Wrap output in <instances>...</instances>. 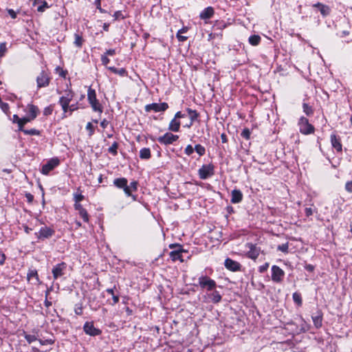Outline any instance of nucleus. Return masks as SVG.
<instances>
[{
  "mask_svg": "<svg viewBox=\"0 0 352 352\" xmlns=\"http://www.w3.org/2000/svg\"><path fill=\"white\" fill-rule=\"evenodd\" d=\"M87 100L93 111L98 112L99 113H102V106L96 98V91L91 88H89L87 91Z\"/></svg>",
  "mask_w": 352,
  "mask_h": 352,
  "instance_id": "obj_1",
  "label": "nucleus"
},
{
  "mask_svg": "<svg viewBox=\"0 0 352 352\" xmlns=\"http://www.w3.org/2000/svg\"><path fill=\"white\" fill-rule=\"evenodd\" d=\"M299 126V131L302 134L309 135L315 131L314 126L309 122L307 118L304 116L300 118L298 123Z\"/></svg>",
  "mask_w": 352,
  "mask_h": 352,
  "instance_id": "obj_2",
  "label": "nucleus"
},
{
  "mask_svg": "<svg viewBox=\"0 0 352 352\" xmlns=\"http://www.w3.org/2000/svg\"><path fill=\"white\" fill-rule=\"evenodd\" d=\"M199 285L202 289L213 291L217 286L216 282L207 276H201L198 278Z\"/></svg>",
  "mask_w": 352,
  "mask_h": 352,
  "instance_id": "obj_3",
  "label": "nucleus"
},
{
  "mask_svg": "<svg viewBox=\"0 0 352 352\" xmlns=\"http://www.w3.org/2000/svg\"><path fill=\"white\" fill-rule=\"evenodd\" d=\"M50 81V74L45 70H42L36 77L37 89H41L49 86Z\"/></svg>",
  "mask_w": 352,
  "mask_h": 352,
  "instance_id": "obj_4",
  "label": "nucleus"
},
{
  "mask_svg": "<svg viewBox=\"0 0 352 352\" xmlns=\"http://www.w3.org/2000/svg\"><path fill=\"white\" fill-rule=\"evenodd\" d=\"M214 166L212 164L203 165L198 170L199 178L206 179L214 174Z\"/></svg>",
  "mask_w": 352,
  "mask_h": 352,
  "instance_id": "obj_5",
  "label": "nucleus"
},
{
  "mask_svg": "<svg viewBox=\"0 0 352 352\" xmlns=\"http://www.w3.org/2000/svg\"><path fill=\"white\" fill-rule=\"evenodd\" d=\"M60 164V160L57 157L51 158L47 162L42 166L41 173L47 175L50 171L54 170Z\"/></svg>",
  "mask_w": 352,
  "mask_h": 352,
  "instance_id": "obj_6",
  "label": "nucleus"
},
{
  "mask_svg": "<svg viewBox=\"0 0 352 352\" xmlns=\"http://www.w3.org/2000/svg\"><path fill=\"white\" fill-rule=\"evenodd\" d=\"M272 280L276 283H280L285 277V272L277 265L272 266Z\"/></svg>",
  "mask_w": 352,
  "mask_h": 352,
  "instance_id": "obj_7",
  "label": "nucleus"
},
{
  "mask_svg": "<svg viewBox=\"0 0 352 352\" xmlns=\"http://www.w3.org/2000/svg\"><path fill=\"white\" fill-rule=\"evenodd\" d=\"M168 109V104L166 102H161V103H151L146 104L144 107V109L146 112H150L151 111H153L155 112H163L166 111Z\"/></svg>",
  "mask_w": 352,
  "mask_h": 352,
  "instance_id": "obj_8",
  "label": "nucleus"
},
{
  "mask_svg": "<svg viewBox=\"0 0 352 352\" xmlns=\"http://www.w3.org/2000/svg\"><path fill=\"white\" fill-rule=\"evenodd\" d=\"M179 136L171 133H166L164 135L157 138V140L159 143L164 145L171 144L177 141Z\"/></svg>",
  "mask_w": 352,
  "mask_h": 352,
  "instance_id": "obj_9",
  "label": "nucleus"
},
{
  "mask_svg": "<svg viewBox=\"0 0 352 352\" xmlns=\"http://www.w3.org/2000/svg\"><path fill=\"white\" fill-rule=\"evenodd\" d=\"M54 234L55 230L53 228L47 226H43L41 227L38 232L35 234L37 236L38 239L44 240L52 237Z\"/></svg>",
  "mask_w": 352,
  "mask_h": 352,
  "instance_id": "obj_10",
  "label": "nucleus"
},
{
  "mask_svg": "<svg viewBox=\"0 0 352 352\" xmlns=\"http://www.w3.org/2000/svg\"><path fill=\"white\" fill-rule=\"evenodd\" d=\"M67 264L65 262H61L54 266L52 270L54 279L56 280L65 274V271L67 269Z\"/></svg>",
  "mask_w": 352,
  "mask_h": 352,
  "instance_id": "obj_11",
  "label": "nucleus"
},
{
  "mask_svg": "<svg viewBox=\"0 0 352 352\" xmlns=\"http://www.w3.org/2000/svg\"><path fill=\"white\" fill-rule=\"evenodd\" d=\"M245 247L249 249L246 254L247 256L252 260H256L259 256L261 252L260 248L252 243H246Z\"/></svg>",
  "mask_w": 352,
  "mask_h": 352,
  "instance_id": "obj_12",
  "label": "nucleus"
},
{
  "mask_svg": "<svg viewBox=\"0 0 352 352\" xmlns=\"http://www.w3.org/2000/svg\"><path fill=\"white\" fill-rule=\"evenodd\" d=\"M85 333L91 336H98L101 331L94 327L93 322H86L83 326Z\"/></svg>",
  "mask_w": 352,
  "mask_h": 352,
  "instance_id": "obj_13",
  "label": "nucleus"
},
{
  "mask_svg": "<svg viewBox=\"0 0 352 352\" xmlns=\"http://www.w3.org/2000/svg\"><path fill=\"white\" fill-rule=\"evenodd\" d=\"M225 267L231 272H238L241 270V265L230 258H227L224 262Z\"/></svg>",
  "mask_w": 352,
  "mask_h": 352,
  "instance_id": "obj_14",
  "label": "nucleus"
},
{
  "mask_svg": "<svg viewBox=\"0 0 352 352\" xmlns=\"http://www.w3.org/2000/svg\"><path fill=\"white\" fill-rule=\"evenodd\" d=\"M330 138L333 148H335L337 152H342V145L341 144V138L335 133H332Z\"/></svg>",
  "mask_w": 352,
  "mask_h": 352,
  "instance_id": "obj_15",
  "label": "nucleus"
},
{
  "mask_svg": "<svg viewBox=\"0 0 352 352\" xmlns=\"http://www.w3.org/2000/svg\"><path fill=\"white\" fill-rule=\"evenodd\" d=\"M25 111L27 112L28 115L31 117V119L33 120H34L40 113L38 107L33 104H28L26 107Z\"/></svg>",
  "mask_w": 352,
  "mask_h": 352,
  "instance_id": "obj_16",
  "label": "nucleus"
},
{
  "mask_svg": "<svg viewBox=\"0 0 352 352\" xmlns=\"http://www.w3.org/2000/svg\"><path fill=\"white\" fill-rule=\"evenodd\" d=\"M214 13V11L213 8L208 6L201 12L199 17L201 19H209L213 16Z\"/></svg>",
  "mask_w": 352,
  "mask_h": 352,
  "instance_id": "obj_17",
  "label": "nucleus"
},
{
  "mask_svg": "<svg viewBox=\"0 0 352 352\" xmlns=\"http://www.w3.org/2000/svg\"><path fill=\"white\" fill-rule=\"evenodd\" d=\"M232 198L231 202L232 204H239L243 199V194L240 190L234 189L231 192Z\"/></svg>",
  "mask_w": 352,
  "mask_h": 352,
  "instance_id": "obj_18",
  "label": "nucleus"
},
{
  "mask_svg": "<svg viewBox=\"0 0 352 352\" xmlns=\"http://www.w3.org/2000/svg\"><path fill=\"white\" fill-rule=\"evenodd\" d=\"M315 8H318L323 16H327L330 14L331 9L328 6L324 5L321 3H317L313 6Z\"/></svg>",
  "mask_w": 352,
  "mask_h": 352,
  "instance_id": "obj_19",
  "label": "nucleus"
},
{
  "mask_svg": "<svg viewBox=\"0 0 352 352\" xmlns=\"http://www.w3.org/2000/svg\"><path fill=\"white\" fill-rule=\"evenodd\" d=\"M183 252H184L183 250L181 249V246H179L178 250H173L170 252V254H169L170 258L173 261H175L177 260H179L180 261H183V259L182 258V254Z\"/></svg>",
  "mask_w": 352,
  "mask_h": 352,
  "instance_id": "obj_20",
  "label": "nucleus"
},
{
  "mask_svg": "<svg viewBox=\"0 0 352 352\" xmlns=\"http://www.w3.org/2000/svg\"><path fill=\"white\" fill-rule=\"evenodd\" d=\"M312 320L316 328L319 329L322 324V314L318 311L316 316H312Z\"/></svg>",
  "mask_w": 352,
  "mask_h": 352,
  "instance_id": "obj_21",
  "label": "nucleus"
},
{
  "mask_svg": "<svg viewBox=\"0 0 352 352\" xmlns=\"http://www.w3.org/2000/svg\"><path fill=\"white\" fill-rule=\"evenodd\" d=\"M180 122L174 117L169 123L168 130L173 132H178L180 129Z\"/></svg>",
  "mask_w": 352,
  "mask_h": 352,
  "instance_id": "obj_22",
  "label": "nucleus"
},
{
  "mask_svg": "<svg viewBox=\"0 0 352 352\" xmlns=\"http://www.w3.org/2000/svg\"><path fill=\"white\" fill-rule=\"evenodd\" d=\"M128 181L124 177L116 178L113 180V184L118 188H124L127 185Z\"/></svg>",
  "mask_w": 352,
  "mask_h": 352,
  "instance_id": "obj_23",
  "label": "nucleus"
},
{
  "mask_svg": "<svg viewBox=\"0 0 352 352\" xmlns=\"http://www.w3.org/2000/svg\"><path fill=\"white\" fill-rule=\"evenodd\" d=\"M107 69L112 72L113 73L118 74L120 76H127V72L124 68L118 69L115 67H108Z\"/></svg>",
  "mask_w": 352,
  "mask_h": 352,
  "instance_id": "obj_24",
  "label": "nucleus"
},
{
  "mask_svg": "<svg viewBox=\"0 0 352 352\" xmlns=\"http://www.w3.org/2000/svg\"><path fill=\"white\" fill-rule=\"evenodd\" d=\"M212 302L214 303H218L221 300V296L218 291H213L209 296Z\"/></svg>",
  "mask_w": 352,
  "mask_h": 352,
  "instance_id": "obj_25",
  "label": "nucleus"
},
{
  "mask_svg": "<svg viewBox=\"0 0 352 352\" xmlns=\"http://www.w3.org/2000/svg\"><path fill=\"white\" fill-rule=\"evenodd\" d=\"M261 40V36L259 35H256V34L251 35L248 38V41H249L250 44L253 46L258 45L260 43Z\"/></svg>",
  "mask_w": 352,
  "mask_h": 352,
  "instance_id": "obj_26",
  "label": "nucleus"
},
{
  "mask_svg": "<svg viewBox=\"0 0 352 352\" xmlns=\"http://www.w3.org/2000/svg\"><path fill=\"white\" fill-rule=\"evenodd\" d=\"M27 278H28V280H30L34 278L36 280L35 283H39L38 275L37 271L36 270H29V272L27 274Z\"/></svg>",
  "mask_w": 352,
  "mask_h": 352,
  "instance_id": "obj_27",
  "label": "nucleus"
},
{
  "mask_svg": "<svg viewBox=\"0 0 352 352\" xmlns=\"http://www.w3.org/2000/svg\"><path fill=\"white\" fill-rule=\"evenodd\" d=\"M151 156V150L148 148H143L140 151V157L141 159L148 160Z\"/></svg>",
  "mask_w": 352,
  "mask_h": 352,
  "instance_id": "obj_28",
  "label": "nucleus"
},
{
  "mask_svg": "<svg viewBox=\"0 0 352 352\" xmlns=\"http://www.w3.org/2000/svg\"><path fill=\"white\" fill-rule=\"evenodd\" d=\"M186 111L188 113V116L190 119V122H194L197 120L199 117V113L196 110L191 109L190 108L186 109Z\"/></svg>",
  "mask_w": 352,
  "mask_h": 352,
  "instance_id": "obj_29",
  "label": "nucleus"
},
{
  "mask_svg": "<svg viewBox=\"0 0 352 352\" xmlns=\"http://www.w3.org/2000/svg\"><path fill=\"white\" fill-rule=\"evenodd\" d=\"M74 38L75 39H74V44L77 47L80 48L82 46L83 43L85 41L83 38L80 35H79L78 34L76 33L74 34Z\"/></svg>",
  "mask_w": 352,
  "mask_h": 352,
  "instance_id": "obj_30",
  "label": "nucleus"
},
{
  "mask_svg": "<svg viewBox=\"0 0 352 352\" xmlns=\"http://www.w3.org/2000/svg\"><path fill=\"white\" fill-rule=\"evenodd\" d=\"M303 112L307 116H311L314 114V109L309 104L304 102L302 104Z\"/></svg>",
  "mask_w": 352,
  "mask_h": 352,
  "instance_id": "obj_31",
  "label": "nucleus"
},
{
  "mask_svg": "<svg viewBox=\"0 0 352 352\" xmlns=\"http://www.w3.org/2000/svg\"><path fill=\"white\" fill-rule=\"evenodd\" d=\"M195 151L197 152V153L200 156H203L206 153V148L204 146L198 144H196L194 147Z\"/></svg>",
  "mask_w": 352,
  "mask_h": 352,
  "instance_id": "obj_32",
  "label": "nucleus"
},
{
  "mask_svg": "<svg viewBox=\"0 0 352 352\" xmlns=\"http://www.w3.org/2000/svg\"><path fill=\"white\" fill-rule=\"evenodd\" d=\"M85 199L84 195H82V192L80 188H78L77 192L74 194V200L75 203H79Z\"/></svg>",
  "mask_w": 352,
  "mask_h": 352,
  "instance_id": "obj_33",
  "label": "nucleus"
},
{
  "mask_svg": "<svg viewBox=\"0 0 352 352\" xmlns=\"http://www.w3.org/2000/svg\"><path fill=\"white\" fill-rule=\"evenodd\" d=\"M293 300L295 303H296L298 306L302 305V297L301 294L298 292H294L292 295Z\"/></svg>",
  "mask_w": 352,
  "mask_h": 352,
  "instance_id": "obj_34",
  "label": "nucleus"
},
{
  "mask_svg": "<svg viewBox=\"0 0 352 352\" xmlns=\"http://www.w3.org/2000/svg\"><path fill=\"white\" fill-rule=\"evenodd\" d=\"M124 192L125 193V195L128 197H131L133 199V201H136L137 199V196L136 195H134L132 194V192L133 190L131 189L130 187L128 186V185H126L124 188Z\"/></svg>",
  "mask_w": 352,
  "mask_h": 352,
  "instance_id": "obj_35",
  "label": "nucleus"
},
{
  "mask_svg": "<svg viewBox=\"0 0 352 352\" xmlns=\"http://www.w3.org/2000/svg\"><path fill=\"white\" fill-rule=\"evenodd\" d=\"M118 143L116 142H114L112 145L108 148V151L109 153L112 154L113 155H116L118 153Z\"/></svg>",
  "mask_w": 352,
  "mask_h": 352,
  "instance_id": "obj_36",
  "label": "nucleus"
},
{
  "mask_svg": "<svg viewBox=\"0 0 352 352\" xmlns=\"http://www.w3.org/2000/svg\"><path fill=\"white\" fill-rule=\"evenodd\" d=\"M226 27V23L223 21H216L214 28L217 30H223Z\"/></svg>",
  "mask_w": 352,
  "mask_h": 352,
  "instance_id": "obj_37",
  "label": "nucleus"
},
{
  "mask_svg": "<svg viewBox=\"0 0 352 352\" xmlns=\"http://www.w3.org/2000/svg\"><path fill=\"white\" fill-rule=\"evenodd\" d=\"M24 134L25 135H39L40 131L35 129H25V131H23Z\"/></svg>",
  "mask_w": 352,
  "mask_h": 352,
  "instance_id": "obj_38",
  "label": "nucleus"
},
{
  "mask_svg": "<svg viewBox=\"0 0 352 352\" xmlns=\"http://www.w3.org/2000/svg\"><path fill=\"white\" fill-rule=\"evenodd\" d=\"M78 213L85 222L89 221V214L85 209L79 211Z\"/></svg>",
  "mask_w": 352,
  "mask_h": 352,
  "instance_id": "obj_39",
  "label": "nucleus"
},
{
  "mask_svg": "<svg viewBox=\"0 0 352 352\" xmlns=\"http://www.w3.org/2000/svg\"><path fill=\"white\" fill-rule=\"evenodd\" d=\"M250 135L251 132L248 128L244 129L241 133V137L245 140H249L250 138Z\"/></svg>",
  "mask_w": 352,
  "mask_h": 352,
  "instance_id": "obj_40",
  "label": "nucleus"
},
{
  "mask_svg": "<svg viewBox=\"0 0 352 352\" xmlns=\"http://www.w3.org/2000/svg\"><path fill=\"white\" fill-rule=\"evenodd\" d=\"M0 107H1V110L7 115H8L10 113V107H9V104L6 102H1V104H0Z\"/></svg>",
  "mask_w": 352,
  "mask_h": 352,
  "instance_id": "obj_41",
  "label": "nucleus"
},
{
  "mask_svg": "<svg viewBox=\"0 0 352 352\" xmlns=\"http://www.w3.org/2000/svg\"><path fill=\"white\" fill-rule=\"evenodd\" d=\"M288 249H289V245H288L287 243L279 245L277 247V250H278L281 251V252H283L284 253H287L288 252Z\"/></svg>",
  "mask_w": 352,
  "mask_h": 352,
  "instance_id": "obj_42",
  "label": "nucleus"
},
{
  "mask_svg": "<svg viewBox=\"0 0 352 352\" xmlns=\"http://www.w3.org/2000/svg\"><path fill=\"white\" fill-rule=\"evenodd\" d=\"M70 100H69L68 98H65V97H63L61 96L59 99V104H60V106H66V105H69V103H70Z\"/></svg>",
  "mask_w": 352,
  "mask_h": 352,
  "instance_id": "obj_43",
  "label": "nucleus"
},
{
  "mask_svg": "<svg viewBox=\"0 0 352 352\" xmlns=\"http://www.w3.org/2000/svg\"><path fill=\"white\" fill-rule=\"evenodd\" d=\"M194 151L195 149L190 144H188L184 149V153L188 156L191 155Z\"/></svg>",
  "mask_w": 352,
  "mask_h": 352,
  "instance_id": "obj_44",
  "label": "nucleus"
},
{
  "mask_svg": "<svg viewBox=\"0 0 352 352\" xmlns=\"http://www.w3.org/2000/svg\"><path fill=\"white\" fill-rule=\"evenodd\" d=\"M113 16L114 18V21L119 20L120 19H123L125 18V16L122 14V12L120 10L115 12Z\"/></svg>",
  "mask_w": 352,
  "mask_h": 352,
  "instance_id": "obj_45",
  "label": "nucleus"
},
{
  "mask_svg": "<svg viewBox=\"0 0 352 352\" xmlns=\"http://www.w3.org/2000/svg\"><path fill=\"white\" fill-rule=\"evenodd\" d=\"M49 6L46 1H43L41 5L38 6L37 10L38 12H43L45 10L46 8H48Z\"/></svg>",
  "mask_w": 352,
  "mask_h": 352,
  "instance_id": "obj_46",
  "label": "nucleus"
},
{
  "mask_svg": "<svg viewBox=\"0 0 352 352\" xmlns=\"http://www.w3.org/2000/svg\"><path fill=\"white\" fill-rule=\"evenodd\" d=\"M86 129L89 131V135L91 136L94 133V127L91 122H88L86 125Z\"/></svg>",
  "mask_w": 352,
  "mask_h": 352,
  "instance_id": "obj_47",
  "label": "nucleus"
},
{
  "mask_svg": "<svg viewBox=\"0 0 352 352\" xmlns=\"http://www.w3.org/2000/svg\"><path fill=\"white\" fill-rule=\"evenodd\" d=\"M7 51L6 43H2L0 44V58L3 57Z\"/></svg>",
  "mask_w": 352,
  "mask_h": 352,
  "instance_id": "obj_48",
  "label": "nucleus"
},
{
  "mask_svg": "<svg viewBox=\"0 0 352 352\" xmlns=\"http://www.w3.org/2000/svg\"><path fill=\"white\" fill-rule=\"evenodd\" d=\"M52 111H53V107L52 105H50L44 109L43 115L45 116H50L52 113Z\"/></svg>",
  "mask_w": 352,
  "mask_h": 352,
  "instance_id": "obj_49",
  "label": "nucleus"
},
{
  "mask_svg": "<svg viewBox=\"0 0 352 352\" xmlns=\"http://www.w3.org/2000/svg\"><path fill=\"white\" fill-rule=\"evenodd\" d=\"M25 338L28 343H32L34 341L37 340L36 337L34 335H30V334L25 335Z\"/></svg>",
  "mask_w": 352,
  "mask_h": 352,
  "instance_id": "obj_50",
  "label": "nucleus"
},
{
  "mask_svg": "<svg viewBox=\"0 0 352 352\" xmlns=\"http://www.w3.org/2000/svg\"><path fill=\"white\" fill-rule=\"evenodd\" d=\"M74 94L72 90H66L65 94L63 97L68 98L69 100H72L74 98Z\"/></svg>",
  "mask_w": 352,
  "mask_h": 352,
  "instance_id": "obj_51",
  "label": "nucleus"
},
{
  "mask_svg": "<svg viewBox=\"0 0 352 352\" xmlns=\"http://www.w3.org/2000/svg\"><path fill=\"white\" fill-rule=\"evenodd\" d=\"M269 263H265V264H263V265H261L259 267H258V272L260 273H264L265 272L268 267H269Z\"/></svg>",
  "mask_w": 352,
  "mask_h": 352,
  "instance_id": "obj_52",
  "label": "nucleus"
},
{
  "mask_svg": "<svg viewBox=\"0 0 352 352\" xmlns=\"http://www.w3.org/2000/svg\"><path fill=\"white\" fill-rule=\"evenodd\" d=\"M101 61L102 65L106 66L110 62V60L105 54H103L101 56Z\"/></svg>",
  "mask_w": 352,
  "mask_h": 352,
  "instance_id": "obj_53",
  "label": "nucleus"
},
{
  "mask_svg": "<svg viewBox=\"0 0 352 352\" xmlns=\"http://www.w3.org/2000/svg\"><path fill=\"white\" fill-rule=\"evenodd\" d=\"M32 120H34L33 119H31V117L29 116L28 115H27L26 116L21 118V122L22 123H23V124H27L28 122H32Z\"/></svg>",
  "mask_w": 352,
  "mask_h": 352,
  "instance_id": "obj_54",
  "label": "nucleus"
},
{
  "mask_svg": "<svg viewBox=\"0 0 352 352\" xmlns=\"http://www.w3.org/2000/svg\"><path fill=\"white\" fill-rule=\"evenodd\" d=\"M345 190L352 193V181L347 182L345 184Z\"/></svg>",
  "mask_w": 352,
  "mask_h": 352,
  "instance_id": "obj_55",
  "label": "nucleus"
},
{
  "mask_svg": "<svg viewBox=\"0 0 352 352\" xmlns=\"http://www.w3.org/2000/svg\"><path fill=\"white\" fill-rule=\"evenodd\" d=\"M128 186L130 187L131 189L133 191H137V190H138V182L136 181H133V182H131L130 185Z\"/></svg>",
  "mask_w": 352,
  "mask_h": 352,
  "instance_id": "obj_56",
  "label": "nucleus"
},
{
  "mask_svg": "<svg viewBox=\"0 0 352 352\" xmlns=\"http://www.w3.org/2000/svg\"><path fill=\"white\" fill-rule=\"evenodd\" d=\"M25 198L29 203H32L34 200V196L30 192L25 194Z\"/></svg>",
  "mask_w": 352,
  "mask_h": 352,
  "instance_id": "obj_57",
  "label": "nucleus"
},
{
  "mask_svg": "<svg viewBox=\"0 0 352 352\" xmlns=\"http://www.w3.org/2000/svg\"><path fill=\"white\" fill-rule=\"evenodd\" d=\"M8 13L9 14V15L11 16L12 19L16 18V12L14 10H12V9L8 10Z\"/></svg>",
  "mask_w": 352,
  "mask_h": 352,
  "instance_id": "obj_58",
  "label": "nucleus"
},
{
  "mask_svg": "<svg viewBox=\"0 0 352 352\" xmlns=\"http://www.w3.org/2000/svg\"><path fill=\"white\" fill-rule=\"evenodd\" d=\"M305 215L309 217L313 214V210L311 208H306L305 209Z\"/></svg>",
  "mask_w": 352,
  "mask_h": 352,
  "instance_id": "obj_59",
  "label": "nucleus"
},
{
  "mask_svg": "<svg viewBox=\"0 0 352 352\" xmlns=\"http://www.w3.org/2000/svg\"><path fill=\"white\" fill-rule=\"evenodd\" d=\"M186 116V114L182 113V111H177L175 115V118L177 120L182 118H185Z\"/></svg>",
  "mask_w": 352,
  "mask_h": 352,
  "instance_id": "obj_60",
  "label": "nucleus"
},
{
  "mask_svg": "<svg viewBox=\"0 0 352 352\" xmlns=\"http://www.w3.org/2000/svg\"><path fill=\"white\" fill-rule=\"evenodd\" d=\"M116 54V50L114 49H109L106 51L104 54L106 56H113Z\"/></svg>",
  "mask_w": 352,
  "mask_h": 352,
  "instance_id": "obj_61",
  "label": "nucleus"
},
{
  "mask_svg": "<svg viewBox=\"0 0 352 352\" xmlns=\"http://www.w3.org/2000/svg\"><path fill=\"white\" fill-rule=\"evenodd\" d=\"M74 208H75L76 210H77L78 212L80 211V210H82L83 209H85L82 207V206L80 204H79V203H75Z\"/></svg>",
  "mask_w": 352,
  "mask_h": 352,
  "instance_id": "obj_62",
  "label": "nucleus"
},
{
  "mask_svg": "<svg viewBox=\"0 0 352 352\" xmlns=\"http://www.w3.org/2000/svg\"><path fill=\"white\" fill-rule=\"evenodd\" d=\"M6 261V255L0 252V265H3Z\"/></svg>",
  "mask_w": 352,
  "mask_h": 352,
  "instance_id": "obj_63",
  "label": "nucleus"
},
{
  "mask_svg": "<svg viewBox=\"0 0 352 352\" xmlns=\"http://www.w3.org/2000/svg\"><path fill=\"white\" fill-rule=\"evenodd\" d=\"M305 269L309 272H313L314 270V266L311 264H307L305 266Z\"/></svg>",
  "mask_w": 352,
  "mask_h": 352,
  "instance_id": "obj_64",
  "label": "nucleus"
}]
</instances>
